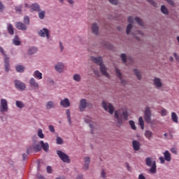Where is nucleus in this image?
<instances>
[{
	"instance_id": "obj_50",
	"label": "nucleus",
	"mask_w": 179,
	"mask_h": 179,
	"mask_svg": "<svg viewBox=\"0 0 179 179\" xmlns=\"http://www.w3.org/2000/svg\"><path fill=\"white\" fill-rule=\"evenodd\" d=\"M129 124L131 125L132 129L135 130L136 129L134 121L130 120Z\"/></svg>"
},
{
	"instance_id": "obj_61",
	"label": "nucleus",
	"mask_w": 179,
	"mask_h": 179,
	"mask_svg": "<svg viewBox=\"0 0 179 179\" xmlns=\"http://www.w3.org/2000/svg\"><path fill=\"white\" fill-rule=\"evenodd\" d=\"M173 56L175 57L176 59L178 62H179V57L177 55V54H176V53H174V54H173Z\"/></svg>"
},
{
	"instance_id": "obj_46",
	"label": "nucleus",
	"mask_w": 179,
	"mask_h": 179,
	"mask_svg": "<svg viewBox=\"0 0 179 179\" xmlns=\"http://www.w3.org/2000/svg\"><path fill=\"white\" fill-rule=\"evenodd\" d=\"M0 52L4 56V58L6 57H8V55H6V52H5V50H3V48L2 47H0Z\"/></svg>"
},
{
	"instance_id": "obj_3",
	"label": "nucleus",
	"mask_w": 179,
	"mask_h": 179,
	"mask_svg": "<svg viewBox=\"0 0 179 179\" xmlns=\"http://www.w3.org/2000/svg\"><path fill=\"white\" fill-rule=\"evenodd\" d=\"M37 34L39 37L46 38V40H50V38H51V31L46 27L38 30Z\"/></svg>"
},
{
	"instance_id": "obj_44",
	"label": "nucleus",
	"mask_w": 179,
	"mask_h": 179,
	"mask_svg": "<svg viewBox=\"0 0 179 179\" xmlns=\"http://www.w3.org/2000/svg\"><path fill=\"white\" fill-rule=\"evenodd\" d=\"M134 72L135 75L136 76L137 78H138V80H141V76L140 72H139L138 70H136V69H134Z\"/></svg>"
},
{
	"instance_id": "obj_7",
	"label": "nucleus",
	"mask_w": 179,
	"mask_h": 179,
	"mask_svg": "<svg viewBox=\"0 0 179 179\" xmlns=\"http://www.w3.org/2000/svg\"><path fill=\"white\" fill-rule=\"evenodd\" d=\"M9 111V106H8V101L5 99L0 100V113L2 114Z\"/></svg>"
},
{
	"instance_id": "obj_4",
	"label": "nucleus",
	"mask_w": 179,
	"mask_h": 179,
	"mask_svg": "<svg viewBox=\"0 0 179 179\" xmlns=\"http://www.w3.org/2000/svg\"><path fill=\"white\" fill-rule=\"evenodd\" d=\"M56 153L58 156V157L63 162V163H66L67 164H69L71 163V158L69 157V155L65 153L62 150H57Z\"/></svg>"
},
{
	"instance_id": "obj_43",
	"label": "nucleus",
	"mask_w": 179,
	"mask_h": 179,
	"mask_svg": "<svg viewBox=\"0 0 179 179\" xmlns=\"http://www.w3.org/2000/svg\"><path fill=\"white\" fill-rule=\"evenodd\" d=\"M138 122H139V124L141 125V128L142 129H144V122L141 117H139Z\"/></svg>"
},
{
	"instance_id": "obj_34",
	"label": "nucleus",
	"mask_w": 179,
	"mask_h": 179,
	"mask_svg": "<svg viewBox=\"0 0 179 179\" xmlns=\"http://www.w3.org/2000/svg\"><path fill=\"white\" fill-rule=\"evenodd\" d=\"M57 145H64V140L59 136H56Z\"/></svg>"
},
{
	"instance_id": "obj_19",
	"label": "nucleus",
	"mask_w": 179,
	"mask_h": 179,
	"mask_svg": "<svg viewBox=\"0 0 179 179\" xmlns=\"http://www.w3.org/2000/svg\"><path fill=\"white\" fill-rule=\"evenodd\" d=\"M55 102L52 101H49L45 104L46 110H52V108H55Z\"/></svg>"
},
{
	"instance_id": "obj_39",
	"label": "nucleus",
	"mask_w": 179,
	"mask_h": 179,
	"mask_svg": "<svg viewBox=\"0 0 179 179\" xmlns=\"http://www.w3.org/2000/svg\"><path fill=\"white\" fill-rule=\"evenodd\" d=\"M22 9H23V6L19 5L15 6V10L17 12V13H22Z\"/></svg>"
},
{
	"instance_id": "obj_60",
	"label": "nucleus",
	"mask_w": 179,
	"mask_h": 179,
	"mask_svg": "<svg viewBox=\"0 0 179 179\" xmlns=\"http://www.w3.org/2000/svg\"><path fill=\"white\" fill-rule=\"evenodd\" d=\"M166 115V110H164V109H163V110H162V115L164 116V115Z\"/></svg>"
},
{
	"instance_id": "obj_20",
	"label": "nucleus",
	"mask_w": 179,
	"mask_h": 179,
	"mask_svg": "<svg viewBox=\"0 0 179 179\" xmlns=\"http://www.w3.org/2000/svg\"><path fill=\"white\" fill-rule=\"evenodd\" d=\"M38 51V49L36 47H29L27 50V55H34Z\"/></svg>"
},
{
	"instance_id": "obj_64",
	"label": "nucleus",
	"mask_w": 179,
	"mask_h": 179,
	"mask_svg": "<svg viewBox=\"0 0 179 179\" xmlns=\"http://www.w3.org/2000/svg\"><path fill=\"white\" fill-rule=\"evenodd\" d=\"M38 179H45V178L43 175H39L38 176Z\"/></svg>"
},
{
	"instance_id": "obj_53",
	"label": "nucleus",
	"mask_w": 179,
	"mask_h": 179,
	"mask_svg": "<svg viewBox=\"0 0 179 179\" xmlns=\"http://www.w3.org/2000/svg\"><path fill=\"white\" fill-rule=\"evenodd\" d=\"M121 58L122 59L123 63H125L127 62L126 55L124 54L121 55Z\"/></svg>"
},
{
	"instance_id": "obj_35",
	"label": "nucleus",
	"mask_w": 179,
	"mask_h": 179,
	"mask_svg": "<svg viewBox=\"0 0 179 179\" xmlns=\"http://www.w3.org/2000/svg\"><path fill=\"white\" fill-rule=\"evenodd\" d=\"M92 31L94 34H99V27L97 24H94L92 27Z\"/></svg>"
},
{
	"instance_id": "obj_14",
	"label": "nucleus",
	"mask_w": 179,
	"mask_h": 179,
	"mask_svg": "<svg viewBox=\"0 0 179 179\" xmlns=\"http://www.w3.org/2000/svg\"><path fill=\"white\" fill-rule=\"evenodd\" d=\"M59 104L63 108H68L71 107V101L68 98H64L60 101Z\"/></svg>"
},
{
	"instance_id": "obj_10",
	"label": "nucleus",
	"mask_w": 179,
	"mask_h": 179,
	"mask_svg": "<svg viewBox=\"0 0 179 179\" xmlns=\"http://www.w3.org/2000/svg\"><path fill=\"white\" fill-rule=\"evenodd\" d=\"M102 106L104 108V110L109 112L110 114L114 113V107L113 106V105H111V103L103 101Z\"/></svg>"
},
{
	"instance_id": "obj_22",
	"label": "nucleus",
	"mask_w": 179,
	"mask_h": 179,
	"mask_svg": "<svg viewBox=\"0 0 179 179\" xmlns=\"http://www.w3.org/2000/svg\"><path fill=\"white\" fill-rule=\"evenodd\" d=\"M89 166H90V157H85L84 158V170H87V169H89Z\"/></svg>"
},
{
	"instance_id": "obj_42",
	"label": "nucleus",
	"mask_w": 179,
	"mask_h": 179,
	"mask_svg": "<svg viewBox=\"0 0 179 179\" xmlns=\"http://www.w3.org/2000/svg\"><path fill=\"white\" fill-rule=\"evenodd\" d=\"M161 11L165 14V15H168V10L166 8V7H165V6H162L161 7Z\"/></svg>"
},
{
	"instance_id": "obj_57",
	"label": "nucleus",
	"mask_w": 179,
	"mask_h": 179,
	"mask_svg": "<svg viewBox=\"0 0 179 179\" xmlns=\"http://www.w3.org/2000/svg\"><path fill=\"white\" fill-rule=\"evenodd\" d=\"M171 152H173L175 155L177 154V149L175 148H171Z\"/></svg>"
},
{
	"instance_id": "obj_24",
	"label": "nucleus",
	"mask_w": 179,
	"mask_h": 179,
	"mask_svg": "<svg viewBox=\"0 0 179 179\" xmlns=\"http://www.w3.org/2000/svg\"><path fill=\"white\" fill-rule=\"evenodd\" d=\"M13 44H14V45H20L22 44V41H20V38H19V36H17V35H15L14 36V38H13Z\"/></svg>"
},
{
	"instance_id": "obj_58",
	"label": "nucleus",
	"mask_w": 179,
	"mask_h": 179,
	"mask_svg": "<svg viewBox=\"0 0 179 179\" xmlns=\"http://www.w3.org/2000/svg\"><path fill=\"white\" fill-rule=\"evenodd\" d=\"M101 175L103 178H106V171L104 170H102L101 172Z\"/></svg>"
},
{
	"instance_id": "obj_21",
	"label": "nucleus",
	"mask_w": 179,
	"mask_h": 179,
	"mask_svg": "<svg viewBox=\"0 0 179 179\" xmlns=\"http://www.w3.org/2000/svg\"><path fill=\"white\" fill-rule=\"evenodd\" d=\"M65 113L69 125H72V117H71V109H66Z\"/></svg>"
},
{
	"instance_id": "obj_45",
	"label": "nucleus",
	"mask_w": 179,
	"mask_h": 179,
	"mask_svg": "<svg viewBox=\"0 0 179 179\" xmlns=\"http://www.w3.org/2000/svg\"><path fill=\"white\" fill-rule=\"evenodd\" d=\"M48 129H49L50 132H51L52 134H54V132H55V128L54 127V126L49 125Z\"/></svg>"
},
{
	"instance_id": "obj_33",
	"label": "nucleus",
	"mask_w": 179,
	"mask_h": 179,
	"mask_svg": "<svg viewBox=\"0 0 179 179\" xmlns=\"http://www.w3.org/2000/svg\"><path fill=\"white\" fill-rule=\"evenodd\" d=\"M164 159L167 161V162H170L171 159V154L169 152V151H165V152L164 153Z\"/></svg>"
},
{
	"instance_id": "obj_15",
	"label": "nucleus",
	"mask_w": 179,
	"mask_h": 179,
	"mask_svg": "<svg viewBox=\"0 0 179 179\" xmlns=\"http://www.w3.org/2000/svg\"><path fill=\"white\" fill-rule=\"evenodd\" d=\"M145 121L150 123L151 120V111L149 107H146L145 110Z\"/></svg>"
},
{
	"instance_id": "obj_6",
	"label": "nucleus",
	"mask_w": 179,
	"mask_h": 179,
	"mask_svg": "<svg viewBox=\"0 0 179 179\" xmlns=\"http://www.w3.org/2000/svg\"><path fill=\"white\" fill-rule=\"evenodd\" d=\"M41 150V145L36 142H34L32 145L27 148V155L31 153V152H40Z\"/></svg>"
},
{
	"instance_id": "obj_16",
	"label": "nucleus",
	"mask_w": 179,
	"mask_h": 179,
	"mask_svg": "<svg viewBox=\"0 0 179 179\" xmlns=\"http://www.w3.org/2000/svg\"><path fill=\"white\" fill-rule=\"evenodd\" d=\"M15 68L17 73H24V71H26V67L23 64H16Z\"/></svg>"
},
{
	"instance_id": "obj_27",
	"label": "nucleus",
	"mask_w": 179,
	"mask_h": 179,
	"mask_svg": "<svg viewBox=\"0 0 179 179\" xmlns=\"http://www.w3.org/2000/svg\"><path fill=\"white\" fill-rule=\"evenodd\" d=\"M132 146L135 151H138L140 149L141 145L140 143L137 141H132Z\"/></svg>"
},
{
	"instance_id": "obj_62",
	"label": "nucleus",
	"mask_w": 179,
	"mask_h": 179,
	"mask_svg": "<svg viewBox=\"0 0 179 179\" xmlns=\"http://www.w3.org/2000/svg\"><path fill=\"white\" fill-rule=\"evenodd\" d=\"M128 22L132 23L133 22V18L131 17H128Z\"/></svg>"
},
{
	"instance_id": "obj_25",
	"label": "nucleus",
	"mask_w": 179,
	"mask_h": 179,
	"mask_svg": "<svg viewBox=\"0 0 179 179\" xmlns=\"http://www.w3.org/2000/svg\"><path fill=\"white\" fill-rule=\"evenodd\" d=\"M15 106L17 108H20V110L26 107V104L22 101H15Z\"/></svg>"
},
{
	"instance_id": "obj_5",
	"label": "nucleus",
	"mask_w": 179,
	"mask_h": 179,
	"mask_svg": "<svg viewBox=\"0 0 179 179\" xmlns=\"http://www.w3.org/2000/svg\"><path fill=\"white\" fill-rule=\"evenodd\" d=\"M145 164L148 166H151L150 169L149 171L151 173H155L157 171V166H156V162L154 161L152 162V159L151 157H147L145 159Z\"/></svg>"
},
{
	"instance_id": "obj_48",
	"label": "nucleus",
	"mask_w": 179,
	"mask_h": 179,
	"mask_svg": "<svg viewBox=\"0 0 179 179\" xmlns=\"http://www.w3.org/2000/svg\"><path fill=\"white\" fill-rule=\"evenodd\" d=\"M131 28H132V25H131V24H129L127 26V30H126V33H127V34H129Z\"/></svg>"
},
{
	"instance_id": "obj_52",
	"label": "nucleus",
	"mask_w": 179,
	"mask_h": 179,
	"mask_svg": "<svg viewBox=\"0 0 179 179\" xmlns=\"http://www.w3.org/2000/svg\"><path fill=\"white\" fill-rule=\"evenodd\" d=\"M5 10V6L2 3V1H0V12H3Z\"/></svg>"
},
{
	"instance_id": "obj_41",
	"label": "nucleus",
	"mask_w": 179,
	"mask_h": 179,
	"mask_svg": "<svg viewBox=\"0 0 179 179\" xmlns=\"http://www.w3.org/2000/svg\"><path fill=\"white\" fill-rule=\"evenodd\" d=\"M171 118L174 122L178 123V116L175 113H171Z\"/></svg>"
},
{
	"instance_id": "obj_56",
	"label": "nucleus",
	"mask_w": 179,
	"mask_h": 179,
	"mask_svg": "<svg viewBox=\"0 0 179 179\" xmlns=\"http://www.w3.org/2000/svg\"><path fill=\"white\" fill-rule=\"evenodd\" d=\"M48 83L50 84V85H55V81H54L52 79L50 78L48 80Z\"/></svg>"
},
{
	"instance_id": "obj_49",
	"label": "nucleus",
	"mask_w": 179,
	"mask_h": 179,
	"mask_svg": "<svg viewBox=\"0 0 179 179\" xmlns=\"http://www.w3.org/2000/svg\"><path fill=\"white\" fill-rule=\"evenodd\" d=\"M59 50L61 51V52H62L64 51V44L62 43V42L59 41Z\"/></svg>"
},
{
	"instance_id": "obj_26",
	"label": "nucleus",
	"mask_w": 179,
	"mask_h": 179,
	"mask_svg": "<svg viewBox=\"0 0 179 179\" xmlns=\"http://www.w3.org/2000/svg\"><path fill=\"white\" fill-rule=\"evenodd\" d=\"M73 80H74V82H77V83L81 82L82 76L79 73H74L73 75Z\"/></svg>"
},
{
	"instance_id": "obj_9",
	"label": "nucleus",
	"mask_w": 179,
	"mask_h": 179,
	"mask_svg": "<svg viewBox=\"0 0 179 179\" xmlns=\"http://www.w3.org/2000/svg\"><path fill=\"white\" fill-rule=\"evenodd\" d=\"M55 70L58 73H64L65 72V64L59 62L55 65Z\"/></svg>"
},
{
	"instance_id": "obj_54",
	"label": "nucleus",
	"mask_w": 179,
	"mask_h": 179,
	"mask_svg": "<svg viewBox=\"0 0 179 179\" xmlns=\"http://www.w3.org/2000/svg\"><path fill=\"white\" fill-rule=\"evenodd\" d=\"M67 2L71 5V6H73V5H75V0H67Z\"/></svg>"
},
{
	"instance_id": "obj_28",
	"label": "nucleus",
	"mask_w": 179,
	"mask_h": 179,
	"mask_svg": "<svg viewBox=\"0 0 179 179\" xmlns=\"http://www.w3.org/2000/svg\"><path fill=\"white\" fill-rule=\"evenodd\" d=\"M31 9L35 12H38L40 10V5L37 3H31Z\"/></svg>"
},
{
	"instance_id": "obj_51",
	"label": "nucleus",
	"mask_w": 179,
	"mask_h": 179,
	"mask_svg": "<svg viewBox=\"0 0 179 179\" xmlns=\"http://www.w3.org/2000/svg\"><path fill=\"white\" fill-rule=\"evenodd\" d=\"M46 170L48 174H51L52 173V168L50 166H47Z\"/></svg>"
},
{
	"instance_id": "obj_12",
	"label": "nucleus",
	"mask_w": 179,
	"mask_h": 179,
	"mask_svg": "<svg viewBox=\"0 0 179 179\" xmlns=\"http://www.w3.org/2000/svg\"><path fill=\"white\" fill-rule=\"evenodd\" d=\"M87 107V101L86 99H83L80 101V104L78 106V109L80 113H83L85 111L86 108Z\"/></svg>"
},
{
	"instance_id": "obj_31",
	"label": "nucleus",
	"mask_w": 179,
	"mask_h": 179,
	"mask_svg": "<svg viewBox=\"0 0 179 179\" xmlns=\"http://www.w3.org/2000/svg\"><path fill=\"white\" fill-rule=\"evenodd\" d=\"M7 30L9 34H11V36H13L15 31H13V25H12V24H7Z\"/></svg>"
},
{
	"instance_id": "obj_55",
	"label": "nucleus",
	"mask_w": 179,
	"mask_h": 179,
	"mask_svg": "<svg viewBox=\"0 0 179 179\" xmlns=\"http://www.w3.org/2000/svg\"><path fill=\"white\" fill-rule=\"evenodd\" d=\"M24 8H26L27 9H31V4H29L27 3H25L24 4Z\"/></svg>"
},
{
	"instance_id": "obj_29",
	"label": "nucleus",
	"mask_w": 179,
	"mask_h": 179,
	"mask_svg": "<svg viewBox=\"0 0 179 179\" xmlns=\"http://www.w3.org/2000/svg\"><path fill=\"white\" fill-rule=\"evenodd\" d=\"M38 16L41 20H44L45 18V10H39L38 11Z\"/></svg>"
},
{
	"instance_id": "obj_23",
	"label": "nucleus",
	"mask_w": 179,
	"mask_h": 179,
	"mask_svg": "<svg viewBox=\"0 0 179 179\" xmlns=\"http://www.w3.org/2000/svg\"><path fill=\"white\" fill-rule=\"evenodd\" d=\"M40 145L41 148H42L45 152H48V149H50V145H48V143H44V141H41Z\"/></svg>"
},
{
	"instance_id": "obj_2",
	"label": "nucleus",
	"mask_w": 179,
	"mask_h": 179,
	"mask_svg": "<svg viewBox=\"0 0 179 179\" xmlns=\"http://www.w3.org/2000/svg\"><path fill=\"white\" fill-rule=\"evenodd\" d=\"M91 60L100 66L101 72L103 76L108 77V73H107V68L104 66V64H103V59L101 57H91Z\"/></svg>"
},
{
	"instance_id": "obj_17",
	"label": "nucleus",
	"mask_w": 179,
	"mask_h": 179,
	"mask_svg": "<svg viewBox=\"0 0 179 179\" xmlns=\"http://www.w3.org/2000/svg\"><path fill=\"white\" fill-rule=\"evenodd\" d=\"M15 26L18 30H22V31L27 30V27L22 22H17Z\"/></svg>"
},
{
	"instance_id": "obj_38",
	"label": "nucleus",
	"mask_w": 179,
	"mask_h": 179,
	"mask_svg": "<svg viewBox=\"0 0 179 179\" xmlns=\"http://www.w3.org/2000/svg\"><path fill=\"white\" fill-rule=\"evenodd\" d=\"M145 136L150 140L152 137V132L150 131H145Z\"/></svg>"
},
{
	"instance_id": "obj_47",
	"label": "nucleus",
	"mask_w": 179,
	"mask_h": 179,
	"mask_svg": "<svg viewBox=\"0 0 179 179\" xmlns=\"http://www.w3.org/2000/svg\"><path fill=\"white\" fill-rule=\"evenodd\" d=\"M135 21L141 26H143V21L138 18V17H136L135 18Z\"/></svg>"
},
{
	"instance_id": "obj_11",
	"label": "nucleus",
	"mask_w": 179,
	"mask_h": 179,
	"mask_svg": "<svg viewBox=\"0 0 179 179\" xmlns=\"http://www.w3.org/2000/svg\"><path fill=\"white\" fill-rule=\"evenodd\" d=\"M29 85L31 87H32L33 90H37L40 87V85H38V83L36 80V78H31L29 80Z\"/></svg>"
},
{
	"instance_id": "obj_37",
	"label": "nucleus",
	"mask_w": 179,
	"mask_h": 179,
	"mask_svg": "<svg viewBox=\"0 0 179 179\" xmlns=\"http://www.w3.org/2000/svg\"><path fill=\"white\" fill-rule=\"evenodd\" d=\"M23 22L24 24L26 25H29L30 24V17H29V16L26 15L24 17V20H23Z\"/></svg>"
},
{
	"instance_id": "obj_18",
	"label": "nucleus",
	"mask_w": 179,
	"mask_h": 179,
	"mask_svg": "<svg viewBox=\"0 0 179 179\" xmlns=\"http://www.w3.org/2000/svg\"><path fill=\"white\" fill-rule=\"evenodd\" d=\"M33 76L34 79H37L38 80H41L43 79V73L40 72L38 70H36L33 73Z\"/></svg>"
},
{
	"instance_id": "obj_8",
	"label": "nucleus",
	"mask_w": 179,
	"mask_h": 179,
	"mask_svg": "<svg viewBox=\"0 0 179 179\" xmlns=\"http://www.w3.org/2000/svg\"><path fill=\"white\" fill-rule=\"evenodd\" d=\"M14 85L17 90H20V92H24L26 90V83L20 80H15Z\"/></svg>"
},
{
	"instance_id": "obj_36",
	"label": "nucleus",
	"mask_w": 179,
	"mask_h": 179,
	"mask_svg": "<svg viewBox=\"0 0 179 179\" xmlns=\"http://www.w3.org/2000/svg\"><path fill=\"white\" fill-rule=\"evenodd\" d=\"M37 136H38V138H40V139H44V134L43 133V129H38Z\"/></svg>"
},
{
	"instance_id": "obj_30",
	"label": "nucleus",
	"mask_w": 179,
	"mask_h": 179,
	"mask_svg": "<svg viewBox=\"0 0 179 179\" xmlns=\"http://www.w3.org/2000/svg\"><path fill=\"white\" fill-rule=\"evenodd\" d=\"M155 85L157 87L159 88L162 86L161 80L159 78H155L153 80Z\"/></svg>"
},
{
	"instance_id": "obj_40",
	"label": "nucleus",
	"mask_w": 179,
	"mask_h": 179,
	"mask_svg": "<svg viewBox=\"0 0 179 179\" xmlns=\"http://www.w3.org/2000/svg\"><path fill=\"white\" fill-rule=\"evenodd\" d=\"M84 122H85V124H87L88 127H90V117L85 116Z\"/></svg>"
},
{
	"instance_id": "obj_32",
	"label": "nucleus",
	"mask_w": 179,
	"mask_h": 179,
	"mask_svg": "<svg viewBox=\"0 0 179 179\" xmlns=\"http://www.w3.org/2000/svg\"><path fill=\"white\" fill-rule=\"evenodd\" d=\"M115 72H116V75L119 78V79L121 80L122 83L123 85H125L126 84V82L125 80H124L122 78V74L120 72V71L117 69H115Z\"/></svg>"
},
{
	"instance_id": "obj_13",
	"label": "nucleus",
	"mask_w": 179,
	"mask_h": 179,
	"mask_svg": "<svg viewBox=\"0 0 179 179\" xmlns=\"http://www.w3.org/2000/svg\"><path fill=\"white\" fill-rule=\"evenodd\" d=\"M3 61H4L5 71L9 72V71H10V64L9 63L10 62V57H9V56H6L3 58Z\"/></svg>"
},
{
	"instance_id": "obj_1",
	"label": "nucleus",
	"mask_w": 179,
	"mask_h": 179,
	"mask_svg": "<svg viewBox=\"0 0 179 179\" xmlns=\"http://www.w3.org/2000/svg\"><path fill=\"white\" fill-rule=\"evenodd\" d=\"M115 117L117 123L121 125L123 121L128 120V112L125 109H121L115 112Z\"/></svg>"
},
{
	"instance_id": "obj_59",
	"label": "nucleus",
	"mask_w": 179,
	"mask_h": 179,
	"mask_svg": "<svg viewBox=\"0 0 179 179\" xmlns=\"http://www.w3.org/2000/svg\"><path fill=\"white\" fill-rule=\"evenodd\" d=\"M23 160H26L27 159V155L26 153L22 154Z\"/></svg>"
},
{
	"instance_id": "obj_63",
	"label": "nucleus",
	"mask_w": 179,
	"mask_h": 179,
	"mask_svg": "<svg viewBox=\"0 0 179 179\" xmlns=\"http://www.w3.org/2000/svg\"><path fill=\"white\" fill-rule=\"evenodd\" d=\"M138 179H145V178L143 174H140L138 176Z\"/></svg>"
}]
</instances>
